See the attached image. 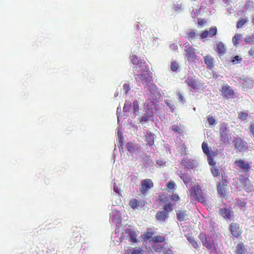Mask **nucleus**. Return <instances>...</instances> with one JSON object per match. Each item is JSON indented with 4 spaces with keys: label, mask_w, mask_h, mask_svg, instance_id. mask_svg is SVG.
I'll return each mask as SVG.
<instances>
[{
    "label": "nucleus",
    "mask_w": 254,
    "mask_h": 254,
    "mask_svg": "<svg viewBox=\"0 0 254 254\" xmlns=\"http://www.w3.org/2000/svg\"><path fill=\"white\" fill-rule=\"evenodd\" d=\"M231 213L232 212L229 208H221L219 210V214L225 219H230L231 217Z\"/></svg>",
    "instance_id": "17"
},
{
    "label": "nucleus",
    "mask_w": 254,
    "mask_h": 254,
    "mask_svg": "<svg viewBox=\"0 0 254 254\" xmlns=\"http://www.w3.org/2000/svg\"><path fill=\"white\" fill-rule=\"evenodd\" d=\"M237 202L239 204V205L241 207H244L246 206V202L241 201L240 199H239L238 201H237Z\"/></svg>",
    "instance_id": "51"
},
{
    "label": "nucleus",
    "mask_w": 254,
    "mask_h": 254,
    "mask_svg": "<svg viewBox=\"0 0 254 254\" xmlns=\"http://www.w3.org/2000/svg\"><path fill=\"white\" fill-rule=\"evenodd\" d=\"M148 120V118L147 116H143L141 118L140 122L142 123L144 122H146Z\"/></svg>",
    "instance_id": "55"
},
{
    "label": "nucleus",
    "mask_w": 254,
    "mask_h": 254,
    "mask_svg": "<svg viewBox=\"0 0 254 254\" xmlns=\"http://www.w3.org/2000/svg\"><path fill=\"white\" fill-rule=\"evenodd\" d=\"M202 149L203 152L206 154L207 155L209 156L210 155V152L209 149V147L206 143L203 142L202 143Z\"/></svg>",
    "instance_id": "32"
},
{
    "label": "nucleus",
    "mask_w": 254,
    "mask_h": 254,
    "mask_svg": "<svg viewBox=\"0 0 254 254\" xmlns=\"http://www.w3.org/2000/svg\"><path fill=\"white\" fill-rule=\"evenodd\" d=\"M241 35L240 34H236L232 38V42L234 45L238 44V41L241 38Z\"/></svg>",
    "instance_id": "37"
},
{
    "label": "nucleus",
    "mask_w": 254,
    "mask_h": 254,
    "mask_svg": "<svg viewBox=\"0 0 254 254\" xmlns=\"http://www.w3.org/2000/svg\"><path fill=\"white\" fill-rule=\"evenodd\" d=\"M217 52L219 56H223L225 53V46L221 42L217 44Z\"/></svg>",
    "instance_id": "22"
},
{
    "label": "nucleus",
    "mask_w": 254,
    "mask_h": 254,
    "mask_svg": "<svg viewBox=\"0 0 254 254\" xmlns=\"http://www.w3.org/2000/svg\"><path fill=\"white\" fill-rule=\"evenodd\" d=\"M188 240L192 245L195 249H198L200 247V244L195 240L194 238L189 237Z\"/></svg>",
    "instance_id": "28"
},
{
    "label": "nucleus",
    "mask_w": 254,
    "mask_h": 254,
    "mask_svg": "<svg viewBox=\"0 0 254 254\" xmlns=\"http://www.w3.org/2000/svg\"><path fill=\"white\" fill-rule=\"evenodd\" d=\"M219 139L221 144L227 145L230 143L231 137L227 123H223L219 128Z\"/></svg>",
    "instance_id": "2"
},
{
    "label": "nucleus",
    "mask_w": 254,
    "mask_h": 254,
    "mask_svg": "<svg viewBox=\"0 0 254 254\" xmlns=\"http://www.w3.org/2000/svg\"><path fill=\"white\" fill-rule=\"evenodd\" d=\"M127 150L131 153H134L138 149L137 145H135L131 142L127 143Z\"/></svg>",
    "instance_id": "24"
},
{
    "label": "nucleus",
    "mask_w": 254,
    "mask_h": 254,
    "mask_svg": "<svg viewBox=\"0 0 254 254\" xmlns=\"http://www.w3.org/2000/svg\"><path fill=\"white\" fill-rule=\"evenodd\" d=\"M204 62L207 68H211L213 66V59L210 56H206L204 57Z\"/></svg>",
    "instance_id": "20"
},
{
    "label": "nucleus",
    "mask_w": 254,
    "mask_h": 254,
    "mask_svg": "<svg viewBox=\"0 0 254 254\" xmlns=\"http://www.w3.org/2000/svg\"><path fill=\"white\" fill-rule=\"evenodd\" d=\"M132 70L134 72V77L136 80L140 79L142 81L143 84L146 83L150 80L149 77L145 74H138L136 72H139L138 68L137 67H133Z\"/></svg>",
    "instance_id": "14"
},
{
    "label": "nucleus",
    "mask_w": 254,
    "mask_h": 254,
    "mask_svg": "<svg viewBox=\"0 0 254 254\" xmlns=\"http://www.w3.org/2000/svg\"><path fill=\"white\" fill-rule=\"evenodd\" d=\"M207 121L210 125H213L215 124V120L212 117H208Z\"/></svg>",
    "instance_id": "44"
},
{
    "label": "nucleus",
    "mask_w": 254,
    "mask_h": 254,
    "mask_svg": "<svg viewBox=\"0 0 254 254\" xmlns=\"http://www.w3.org/2000/svg\"><path fill=\"white\" fill-rule=\"evenodd\" d=\"M208 159L209 160V161H208L209 164L212 166H215V163L214 161H213V159L212 158H211L210 155L208 156Z\"/></svg>",
    "instance_id": "50"
},
{
    "label": "nucleus",
    "mask_w": 254,
    "mask_h": 254,
    "mask_svg": "<svg viewBox=\"0 0 254 254\" xmlns=\"http://www.w3.org/2000/svg\"><path fill=\"white\" fill-rule=\"evenodd\" d=\"M149 91L151 94H155L157 92V88L155 84L151 83L149 85Z\"/></svg>",
    "instance_id": "36"
},
{
    "label": "nucleus",
    "mask_w": 254,
    "mask_h": 254,
    "mask_svg": "<svg viewBox=\"0 0 254 254\" xmlns=\"http://www.w3.org/2000/svg\"><path fill=\"white\" fill-rule=\"evenodd\" d=\"M124 237L129 242L132 243H136L137 242L136 232L132 229H126L124 232Z\"/></svg>",
    "instance_id": "10"
},
{
    "label": "nucleus",
    "mask_w": 254,
    "mask_h": 254,
    "mask_svg": "<svg viewBox=\"0 0 254 254\" xmlns=\"http://www.w3.org/2000/svg\"><path fill=\"white\" fill-rule=\"evenodd\" d=\"M172 129L176 132L181 133L182 132V130L181 128L178 127V126H174L172 127Z\"/></svg>",
    "instance_id": "45"
},
{
    "label": "nucleus",
    "mask_w": 254,
    "mask_h": 254,
    "mask_svg": "<svg viewBox=\"0 0 254 254\" xmlns=\"http://www.w3.org/2000/svg\"><path fill=\"white\" fill-rule=\"evenodd\" d=\"M130 60L132 64L140 66L142 64V61L137 56L133 55L130 57Z\"/></svg>",
    "instance_id": "23"
},
{
    "label": "nucleus",
    "mask_w": 254,
    "mask_h": 254,
    "mask_svg": "<svg viewBox=\"0 0 254 254\" xmlns=\"http://www.w3.org/2000/svg\"><path fill=\"white\" fill-rule=\"evenodd\" d=\"M166 103L168 105V106L170 108V109L171 110L172 112H174V106L173 105H172L171 103H170L169 102V101H166Z\"/></svg>",
    "instance_id": "53"
},
{
    "label": "nucleus",
    "mask_w": 254,
    "mask_h": 254,
    "mask_svg": "<svg viewBox=\"0 0 254 254\" xmlns=\"http://www.w3.org/2000/svg\"><path fill=\"white\" fill-rule=\"evenodd\" d=\"M180 177L183 181L184 183L186 185H191L192 183V179L191 178L188 174L186 173H180L179 174Z\"/></svg>",
    "instance_id": "19"
},
{
    "label": "nucleus",
    "mask_w": 254,
    "mask_h": 254,
    "mask_svg": "<svg viewBox=\"0 0 254 254\" xmlns=\"http://www.w3.org/2000/svg\"><path fill=\"white\" fill-rule=\"evenodd\" d=\"M247 22V19L246 18H240L237 21L236 27L238 28H242L243 26Z\"/></svg>",
    "instance_id": "30"
},
{
    "label": "nucleus",
    "mask_w": 254,
    "mask_h": 254,
    "mask_svg": "<svg viewBox=\"0 0 254 254\" xmlns=\"http://www.w3.org/2000/svg\"><path fill=\"white\" fill-rule=\"evenodd\" d=\"M124 90L125 91L126 93H127L128 91L130 89L129 84L125 83L123 85Z\"/></svg>",
    "instance_id": "46"
},
{
    "label": "nucleus",
    "mask_w": 254,
    "mask_h": 254,
    "mask_svg": "<svg viewBox=\"0 0 254 254\" xmlns=\"http://www.w3.org/2000/svg\"><path fill=\"white\" fill-rule=\"evenodd\" d=\"M240 183L243 185L244 187H246L249 180L248 178L244 176L241 175L239 179Z\"/></svg>",
    "instance_id": "35"
},
{
    "label": "nucleus",
    "mask_w": 254,
    "mask_h": 254,
    "mask_svg": "<svg viewBox=\"0 0 254 254\" xmlns=\"http://www.w3.org/2000/svg\"><path fill=\"white\" fill-rule=\"evenodd\" d=\"M186 37L190 41L194 40L198 36V33L196 30H189L187 32Z\"/></svg>",
    "instance_id": "18"
},
{
    "label": "nucleus",
    "mask_w": 254,
    "mask_h": 254,
    "mask_svg": "<svg viewBox=\"0 0 254 254\" xmlns=\"http://www.w3.org/2000/svg\"><path fill=\"white\" fill-rule=\"evenodd\" d=\"M173 204L168 203L164 206V210L158 211L155 215L156 218L157 220L164 222L168 217L169 212L173 211Z\"/></svg>",
    "instance_id": "4"
},
{
    "label": "nucleus",
    "mask_w": 254,
    "mask_h": 254,
    "mask_svg": "<svg viewBox=\"0 0 254 254\" xmlns=\"http://www.w3.org/2000/svg\"><path fill=\"white\" fill-rule=\"evenodd\" d=\"M154 134L151 132H147L145 135V141L147 144L150 147H152L154 144Z\"/></svg>",
    "instance_id": "16"
},
{
    "label": "nucleus",
    "mask_w": 254,
    "mask_h": 254,
    "mask_svg": "<svg viewBox=\"0 0 254 254\" xmlns=\"http://www.w3.org/2000/svg\"><path fill=\"white\" fill-rule=\"evenodd\" d=\"M234 146L239 151L245 150L248 148L247 143L241 138L236 137L233 141Z\"/></svg>",
    "instance_id": "11"
},
{
    "label": "nucleus",
    "mask_w": 254,
    "mask_h": 254,
    "mask_svg": "<svg viewBox=\"0 0 254 254\" xmlns=\"http://www.w3.org/2000/svg\"><path fill=\"white\" fill-rule=\"evenodd\" d=\"M171 199L175 202L178 201L180 199V197L177 194H173L170 196Z\"/></svg>",
    "instance_id": "42"
},
{
    "label": "nucleus",
    "mask_w": 254,
    "mask_h": 254,
    "mask_svg": "<svg viewBox=\"0 0 254 254\" xmlns=\"http://www.w3.org/2000/svg\"><path fill=\"white\" fill-rule=\"evenodd\" d=\"M234 163L243 172L245 173L249 172L251 168L250 164L242 159L237 160Z\"/></svg>",
    "instance_id": "13"
},
{
    "label": "nucleus",
    "mask_w": 254,
    "mask_h": 254,
    "mask_svg": "<svg viewBox=\"0 0 254 254\" xmlns=\"http://www.w3.org/2000/svg\"><path fill=\"white\" fill-rule=\"evenodd\" d=\"M248 117V114L245 112H240L239 114V117L241 120H246Z\"/></svg>",
    "instance_id": "40"
},
{
    "label": "nucleus",
    "mask_w": 254,
    "mask_h": 254,
    "mask_svg": "<svg viewBox=\"0 0 254 254\" xmlns=\"http://www.w3.org/2000/svg\"><path fill=\"white\" fill-rule=\"evenodd\" d=\"M143 250L140 248H135L131 252V254H142Z\"/></svg>",
    "instance_id": "41"
},
{
    "label": "nucleus",
    "mask_w": 254,
    "mask_h": 254,
    "mask_svg": "<svg viewBox=\"0 0 254 254\" xmlns=\"http://www.w3.org/2000/svg\"><path fill=\"white\" fill-rule=\"evenodd\" d=\"M179 68V65L176 62H173L171 63V69L173 71H177Z\"/></svg>",
    "instance_id": "39"
},
{
    "label": "nucleus",
    "mask_w": 254,
    "mask_h": 254,
    "mask_svg": "<svg viewBox=\"0 0 254 254\" xmlns=\"http://www.w3.org/2000/svg\"><path fill=\"white\" fill-rule=\"evenodd\" d=\"M133 108H134V111H136L138 110V105L136 101L135 102H133Z\"/></svg>",
    "instance_id": "54"
},
{
    "label": "nucleus",
    "mask_w": 254,
    "mask_h": 254,
    "mask_svg": "<svg viewBox=\"0 0 254 254\" xmlns=\"http://www.w3.org/2000/svg\"><path fill=\"white\" fill-rule=\"evenodd\" d=\"M254 39V34L246 38L245 41L247 43H251Z\"/></svg>",
    "instance_id": "47"
},
{
    "label": "nucleus",
    "mask_w": 254,
    "mask_h": 254,
    "mask_svg": "<svg viewBox=\"0 0 254 254\" xmlns=\"http://www.w3.org/2000/svg\"><path fill=\"white\" fill-rule=\"evenodd\" d=\"M167 190L169 192H173L176 189V185L175 183L172 181L170 180L166 184Z\"/></svg>",
    "instance_id": "25"
},
{
    "label": "nucleus",
    "mask_w": 254,
    "mask_h": 254,
    "mask_svg": "<svg viewBox=\"0 0 254 254\" xmlns=\"http://www.w3.org/2000/svg\"><path fill=\"white\" fill-rule=\"evenodd\" d=\"M190 197L191 199H194L204 205L207 204V197L203 193L199 185H195L190 189Z\"/></svg>",
    "instance_id": "1"
},
{
    "label": "nucleus",
    "mask_w": 254,
    "mask_h": 254,
    "mask_svg": "<svg viewBox=\"0 0 254 254\" xmlns=\"http://www.w3.org/2000/svg\"><path fill=\"white\" fill-rule=\"evenodd\" d=\"M228 230L231 234V237L233 239L238 238L242 234L243 231L239 223L232 222L228 227Z\"/></svg>",
    "instance_id": "5"
},
{
    "label": "nucleus",
    "mask_w": 254,
    "mask_h": 254,
    "mask_svg": "<svg viewBox=\"0 0 254 254\" xmlns=\"http://www.w3.org/2000/svg\"><path fill=\"white\" fill-rule=\"evenodd\" d=\"M208 36H209V33L207 30L203 31L200 34V37L202 39L207 38Z\"/></svg>",
    "instance_id": "43"
},
{
    "label": "nucleus",
    "mask_w": 254,
    "mask_h": 254,
    "mask_svg": "<svg viewBox=\"0 0 254 254\" xmlns=\"http://www.w3.org/2000/svg\"><path fill=\"white\" fill-rule=\"evenodd\" d=\"M161 248H156V249H154V250H155V251H156V252H157V251H158L159 250H160V249H161Z\"/></svg>",
    "instance_id": "60"
},
{
    "label": "nucleus",
    "mask_w": 254,
    "mask_h": 254,
    "mask_svg": "<svg viewBox=\"0 0 254 254\" xmlns=\"http://www.w3.org/2000/svg\"><path fill=\"white\" fill-rule=\"evenodd\" d=\"M244 247L243 243L238 244L237 246L236 254H244Z\"/></svg>",
    "instance_id": "33"
},
{
    "label": "nucleus",
    "mask_w": 254,
    "mask_h": 254,
    "mask_svg": "<svg viewBox=\"0 0 254 254\" xmlns=\"http://www.w3.org/2000/svg\"><path fill=\"white\" fill-rule=\"evenodd\" d=\"M228 184V181L226 179L225 177H222L219 182L216 184L217 193L219 196L222 198H226L229 193Z\"/></svg>",
    "instance_id": "3"
},
{
    "label": "nucleus",
    "mask_w": 254,
    "mask_h": 254,
    "mask_svg": "<svg viewBox=\"0 0 254 254\" xmlns=\"http://www.w3.org/2000/svg\"><path fill=\"white\" fill-rule=\"evenodd\" d=\"M156 163L158 165H164L165 164V162L162 161H157Z\"/></svg>",
    "instance_id": "58"
},
{
    "label": "nucleus",
    "mask_w": 254,
    "mask_h": 254,
    "mask_svg": "<svg viewBox=\"0 0 254 254\" xmlns=\"http://www.w3.org/2000/svg\"><path fill=\"white\" fill-rule=\"evenodd\" d=\"M151 241L154 243H163L165 241V238L163 236H155L152 238Z\"/></svg>",
    "instance_id": "27"
},
{
    "label": "nucleus",
    "mask_w": 254,
    "mask_h": 254,
    "mask_svg": "<svg viewBox=\"0 0 254 254\" xmlns=\"http://www.w3.org/2000/svg\"><path fill=\"white\" fill-rule=\"evenodd\" d=\"M248 54L250 57H254V46L252 47L248 51Z\"/></svg>",
    "instance_id": "48"
},
{
    "label": "nucleus",
    "mask_w": 254,
    "mask_h": 254,
    "mask_svg": "<svg viewBox=\"0 0 254 254\" xmlns=\"http://www.w3.org/2000/svg\"><path fill=\"white\" fill-rule=\"evenodd\" d=\"M198 238L201 241L203 246L208 250L211 251L215 248L214 240L211 238H208L205 233H200Z\"/></svg>",
    "instance_id": "6"
},
{
    "label": "nucleus",
    "mask_w": 254,
    "mask_h": 254,
    "mask_svg": "<svg viewBox=\"0 0 254 254\" xmlns=\"http://www.w3.org/2000/svg\"><path fill=\"white\" fill-rule=\"evenodd\" d=\"M170 48L173 50H177L178 49V46L177 45H176L175 44L173 43L172 44L171 46H170Z\"/></svg>",
    "instance_id": "57"
},
{
    "label": "nucleus",
    "mask_w": 254,
    "mask_h": 254,
    "mask_svg": "<svg viewBox=\"0 0 254 254\" xmlns=\"http://www.w3.org/2000/svg\"><path fill=\"white\" fill-rule=\"evenodd\" d=\"M185 52H186L185 56L187 58L189 62H193L196 58L195 54L196 50L192 48L189 44L185 46Z\"/></svg>",
    "instance_id": "9"
},
{
    "label": "nucleus",
    "mask_w": 254,
    "mask_h": 254,
    "mask_svg": "<svg viewBox=\"0 0 254 254\" xmlns=\"http://www.w3.org/2000/svg\"><path fill=\"white\" fill-rule=\"evenodd\" d=\"M220 91L221 95L224 99H234L235 97V93L234 90L228 84L222 86Z\"/></svg>",
    "instance_id": "7"
},
{
    "label": "nucleus",
    "mask_w": 254,
    "mask_h": 254,
    "mask_svg": "<svg viewBox=\"0 0 254 254\" xmlns=\"http://www.w3.org/2000/svg\"><path fill=\"white\" fill-rule=\"evenodd\" d=\"M198 24L199 25H202L204 24L203 20L202 19L199 20L198 21Z\"/></svg>",
    "instance_id": "59"
},
{
    "label": "nucleus",
    "mask_w": 254,
    "mask_h": 254,
    "mask_svg": "<svg viewBox=\"0 0 254 254\" xmlns=\"http://www.w3.org/2000/svg\"><path fill=\"white\" fill-rule=\"evenodd\" d=\"M178 99H179V100L180 101H181L182 102H183H183H184V97H183V96L182 95V94H181V93H179L178 94Z\"/></svg>",
    "instance_id": "56"
},
{
    "label": "nucleus",
    "mask_w": 254,
    "mask_h": 254,
    "mask_svg": "<svg viewBox=\"0 0 254 254\" xmlns=\"http://www.w3.org/2000/svg\"><path fill=\"white\" fill-rule=\"evenodd\" d=\"M145 202L143 200L138 201L136 198H133L129 201L130 207L134 209L139 207H143L145 205Z\"/></svg>",
    "instance_id": "15"
},
{
    "label": "nucleus",
    "mask_w": 254,
    "mask_h": 254,
    "mask_svg": "<svg viewBox=\"0 0 254 254\" xmlns=\"http://www.w3.org/2000/svg\"><path fill=\"white\" fill-rule=\"evenodd\" d=\"M177 218L179 221H184L187 216L186 210L176 211Z\"/></svg>",
    "instance_id": "21"
},
{
    "label": "nucleus",
    "mask_w": 254,
    "mask_h": 254,
    "mask_svg": "<svg viewBox=\"0 0 254 254\" xmlns=\"http://www.w3.org/2000/svg\"><path fill=\"white\" fill-rule=\"evenodd\" d=\"M211 172L212 175L214 177H219L220 172L218 168L216 166H213L211 168Z\"/></svg>",
    "instance_id": "29"
},
{
    "label": "nucleus",
    "mask_w": 254,
    "mask_h": 254,
    "mask_svg": "<svg viewBox=\"0 0 254 254\" xmlns=\"http://www.w3.org/2000/svg\"><path fill=\"white\" fill-rule=\"evenodd\" d=\"M140 185V191L143 195H145L154 186L152 181L149 179L141 180Z\"/></svg>",
    "instance_id": "8"
},
{
    "label": "nucleus",
    "mask_w": 254,
    "mask_h": 254,
    "mask_svg": "<svg viewBox=\"0 0 254 254\" xmlns=\"http://www.w3.org/2000/svg\"><path fill=\"white\" fill-rule=\"evenodd\" d=\"M185 82L190 87L191 91H194L199 86L198 81L195 76H189Z\"/></svg>",
    "instance_id": "12"
},
{
    "label": "nucleus",
    "mask_w": 254,
    "mask_h": 254,
    "mask_svg": "<svg viewBox=\"0 0 254 254\" xmlns=\"http://www.w3.org/2000/svg\"><path fill=\"white\" fill-rule=\"evenodd\" d=\"M208 31L209 33V36L210 37H213L217 34V29L216 27H212L209 28V30Z\"/></svg>",
    "instance_id": "34"
},
{
    "label": "nucleus",
    "mask_w": 254,
    "mask_h": 254,
    "mask_svg": "<svg viewBox=\"0 0 254 254\" xmlns=\"http://www.w3.org/2000/svg\"><path fill=\"white\" fill-rule=\"evenodd\" d=\"M181 163L184 166H186L188 169H192L193 168V164L191 162L190 159L188 158H184Z\"/></svg>",
    "instance_id": "26"
},
{
    "label": "nucleus",
    "mask_w": 254,
    "mask_h": 254,
    "mask_svg": "<svg viewBox=\"0 0 254 254\" xmlns=\"http://www.w3.org/2000/svg\"><path fill=\"white\" fill-rule=\"evenodd\" d=\"M153 233L151 232H147L143 235V239L144 241H147L152 239L153 238Z\"/></svg>",
    "instance_id": "38"
},
{
    "label": "nucleus",
    "mask_w": 254,
    "mask_h": 254,
    "mask_svg": "<svg viewBox=\"0 0 254 254\" xmlns=\"http://www.w3.org/2000/svg\"><path fill=\"white\" fill-rule=\"evenodd\" d=\"M132 104L131 102L129 101H126L125 102L123 110L125 112H128L131 108Z\"/></svg>",
    "instance_id": "31"
},
{
    "label": "nucleus",
    "mask_w": 254,
    "mask_h": 254,
    "mask_svg": "<svg viewBox=\"0 0 254 254\" xmlns=\"http://www.w3.org/2000/svg\"><path fill=\"white\" fill-rule=\"evenodd\" d=\"M252 23L254 24V16L252 17Z\"/></svg>",
    "instance_id": "61"
},
{
    "label": "nucleus",
    "mask_w": 254,
    "mask_h": 254,
    "mask_svg": "<svg viewBox=\"0 0 254 254\" xmlns=\"http://www.w3.org/2000/svg\"><path fill=\"white\" fill-rule=\"evenodd\" d=\"M242 60V58H240L238 56H235L233 60L232 61V62L234 63V64H236V62H238L239 63Z\"/></svg>",
    "instance_id": "49"
},
{
    "label": "nucleus",
    "mask_w": 254,
    "mask_h": 254,
    "mask_svg": "<svg viewBox=\"0 0 254 254\" xmlns=\"http://www.w3.org/2000/svg\"><path fill=\"white\" fill-rule=\"evenodd\" d=\"M250 130L254 137V123L252 124L250 126Z\"/></svg>",
    "instance_id": "52"
}]
</instances>
